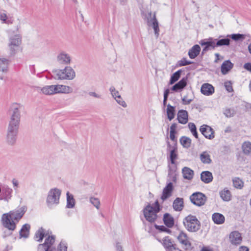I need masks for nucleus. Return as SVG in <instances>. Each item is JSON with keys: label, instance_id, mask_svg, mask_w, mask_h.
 <instances>
[{"label": "nucleus", "instance_id": "nucleus-1", "mask_svg": "<svg viewBox=\"0 0 251 251\" xmlns=\"http://www.w3.org/2000/svg\"><path fill=\"white\" fill-rule=\"evenodd\" d=\"M24 213V210L20 208L2 214L1 216L2 224L8 230L4 231V237L12 234V232L16 228V224L22 218Z\"/></svg>", "mask_w": 251, "mask_h": 251}, {"label": "nucleus", "instance_id": "nucleus-2", "mask_svg": "<svg viewBox=\"0 0 251 251\" xmlns=\"http://www.w3.org/2000/svg\"><path fill=\"white\" fill-rule=\"evenodd\" d=\"M55 242L54 236H49L45 239L43 244H39L38 246L37 251H67V244L64 242H61L56 250L53 247Z\"/></svg>", "mask_w": 251, "mask_h": 251}, {"label": "nucleus", "instance_id": "nucleus-3", "mask_svg": "<svg viewBox=\"0 0 251 251\" xmlns=\"http://www.w3.org/2000/svg\"><path fill=\"white\" fill-rule=\"evenodd\" d=\"M61 190L57 188H53L49 190L46 198V204L50 208L57 206L60 202Z\"/></svg>", "mask_w": 251, "mask_h": 251}, {"label": "nucleus", "instance_id": "nucleus-4", "mask_svg": "<svg viewBox=\"0 0 251 251\" xmlns=\"http://www.w3.org/2000/svg\"><path fill=\"white\" fill-rule=\"evenodd\" d=\"M19 126L20 125L8 123L6 130V142L9 145L13 146L15 144Z\"/></svg>", "mask_w": 251, "mask_h": 251}, {"label": "nucleus", "instance_id": "nucleus-5", "mask_svg": "<svg viewBox=\"0 0 251 251\" xmlns=\"http://www.w3.org/2000/svg\"><path fill=\"white\" fill-rule=\"evenodd\" d=\"M54 77L59 80H72L75 77L74 70L70 66H66L63 69L53 71Z\"/></svg>", "mask_w": 251, "mask_h": 251}, {"label": "nucleus", "instance_id": "nucleus-6", "mask_svg": "<svg viewBox=\"0 0 251 251\" xmlns=\"http://www.w3.org/2000/svg\"><path fill=\"white\" fill-rule=\"evenodd\" d=\"M142 17L147 23L149 26H151L153 29L154 34L157 38L159 34V28L158 21L156 18V13H152L151 11L148 12H143Z\"/></svg>", "mask_w": 251, "mask_h": 251}, {"label": "nucleus", "instance_id": "nucleus-7", "mask_svg": "<svg viewBox=\"0 0 251 251\" xmlns=\"http://www.w3.org/2000/svg\"><path fill=\"white\" fill-rule=\"evenodd\" d=\"M22 105L18 103H12L9 108L8 113L10 115L9 123L20 125L21 119V112L20 110Z\"/></svg>", "mask_w": 251, "mask_h": 251}, {"label": "nucleus", "instance_id": "nucleus-8", "mask_svg": "<svg viewBox=\"0 0 251 251\" xmlns=\"http://www.w3.org/2000/svg\"><path fill=\"white\" fill-rule=\"evenodd\" d=\"M159 210V205L157 201L152 205L148 204L144 209V215L146 219L151 223L154 222L157 218V213Z\"/></svg>", "mask_w": 251, "mask_h": 251}, {"label": "nucleus", "instance_id": "nucleus-9", "mask_svg": "<svg viewBox=\"0 0 251 251\" xmlns=\"http://www.w3.org/2000/svg\"><path fill=\"white\" fill-rule=\"evenodd\" d=\"M183 223L185 228L190 232H197L201 228V223L195 216H187L183 220Z\"/></svg>", "mask_w": 251, "mask_h": 251}, {"label": "nucleus", "instance_id": "nucleus-10", "mask_svg": "<svg viewBox=\"0 0 251 251\" xmlns=\"http://www.w3.org/2000/svg\"><path fill=\"white\" fill-rule=\"evenodd\" d=\"M190 199L194 204L201 206L205 204L206 197L201 193L196 192L190 196Z\"/></svg>", "mask_w": 251, "mask_h": 251}, {"label": "nucleus", "instance_id": "nucleus-11", "mask_svg": "<svg viewBox=\"0 0 251 251\" xmlns=\"http://www.w3.org/2000/svg\"><path fill=\"white\" fill-rule=\"evenodd\" d=\"M158 241L162 243L167 251L178 250L176 248V245L174 243L173 241L168 236L165 237L162 240H158Z\"/></svg>", "mask_w": 251, "mask_h": 251}, {"label": "nucleus", "instance_id": "nucleus-12", "mask_svg": "<svg viewBox=\"0 0 251 251\" xmlns=\"http://www.w3.org/2000/svg\"><path fill=\"white\" fill-rule=\"evenodd\" d=\"M200 130L206 138L211 140L214 138V131L210 126L203 125L201 126Z\"/></svg>", "mask_w": 251, "mask_h": 251}, {"label": "nucleus", "instance_id": "nucleus-13", "mask_svg": "<svg viewBox=\"0 0 251 251\" xmlns=\"http://www.w3.org/2000/svg\"><path fill=\"white\" fill-rule=\"evenodd\" d=\"M230 243L235 246L240 245L242 241V237L241 233L238 231L231 232L229 236Z\"/></svg>", "mask_w": 251, "mask_h": 251}, {"label": "nucleus", "instance_id": "nucleus-14", "mask_svg": "<svg viewBox=\"0 0 251 251\" xmlns=\"http://www.w3.org/2000/svg\"><path fill=\"white\" fill-rule=\"evenodd\" d=\"M57 62L62 65H69L71 61V57L69 54L65 51L60 52L57 56Z\"/></svg>", "mask_w": 251, "mask_h": 251}, {"label": "nucleus", "instance_id": "nucleus-15", "mask_svg": "<svg viewBox=\"0 0 251 251\" xmlns=\"http://www.w3.org/2000/svg\"><path fill=\"white\" fill-rule=\"evenodd\" d=\"M55 94L72 93L73 89L69 86L63 84L54 85Z\"/></svg>", "mask_w": 251, "mask_h": 251}, {"label": "nucleus", "instance_id": "nucleus-16", "mask_svg": "<svg viewBox=\"0 0 251 251\" xmlns=\"http://www.w3.org/2000/svg\"><path fill=\"white\" fill-rule=\"evenodd\" d=\"M177 239L179 242L184 246V249L188 250L190 249L191 244L188 240V236L186 233L181 232L177 237Z\"/></svg>", "mask_w": 251, "mask_h": 251}, {"label": "nucleus", "instance_id": "nucleus-17", "mask_svg": "<svg viewBox=\"0 0 251 251\" xmlns=\"http://www.w3.org/2000/svg\"><path fill=\"white\" fill-rule=\"evenodd\" d=\"M168 150L170 153V159L172 164H175V161L177 159V149L176 145L171 146L170 143L168 142Z\"/></svg>", "mask_w": 251, "mask_h": 251}, {"label": "nucleus", "instance_id": "nucleus-18", "mask_svg": "<svg viewBox=\"0 0 251 251\" xmlns=\"http://www.w3.org/2000/svg\"><path fill=\"white\" fill-rule=\"evenodd\" d=\"M22 42V36L20 34H16L9 38V43L8 46L11 50H13L15 47H19Z\"/></svg>", "mask_w": 251, "mask_h": 251}, {"label": "nucleus", "instance_id": "nucleus-19", "mask_svg": "<svg viewBox=\"0 0 251 251\" xmlns=\"http://www.w3.org/2000/svg\"><path fill=\"white\" fill-rule=\"evenodd\" d=\"M200 43L202 46H204L202 51V53L209 50L214 49L216 47L215 41L212 39H209V41L201 40Z\"/></svg>", "mask_w": 251, "mask_h": 251}, {"label": "nucleus", "instance_id": "nucleus-20", "mask_svg": "<svg viewBox=\"0 0 251 251\" xmlns=\"http://www.w3.org/2000/svg\"><path fill=\"white\" fill-rule=\"evenodd\" d=\"M13 190L7 186H4L2 189V193L0 196V200L8 201L12 197Z\"/></svg>", "mask_w": 251, "mask_h": 251}, {"label": "nucleus", "instance_id": "nucleus-21", "mask_svg": "<svg viewBox=\"0 0 251 251\" xmlns=\"http://www.w3.org/2000/svg\"><path fill=\"white\" fill-rule=\"evenodd\" d=\"M173 189V183L172 182L169 183L163 190L161 199L163 201H164L168 198H170L172 195Z\"/></svg>", "mask_w": 251, "mask_h": 251}, {"label": "nucleus", "instance_id": "nucleus-22", "mask_svg": "<svg viewBox=\"0 0 251 251\" xmlns=\"http://www.w3.org/2000/svg\"><path fill=\"white\" fill-rule=\"evenodd\" d=\"M215 91L214 87L210 84L205 83L202 85L201 88V93L205 96H211Z\"/></svg>", "mask_w": 251, "mask_h": 251}, {"label": "nucleus", "instance_id": "nucleus-23", "mask_svg": "<svg viewBox=\"0 0 251 251\" xmlns=\"http://www.w3.org/2000/svg\"><path fill=\"white\" fill-rule=\"evenodd\" d=\"M37 90L45 95H53L55 94L54 85H46L43 87H38Z\"/></svg>", "mask_w": 251, "mask_h": 251}, {"label": "nucleus", "instance_id": "nucleus-24", "mask_svg": "<svg viewBox=\"0 0 251 251\" xmlns=\"http://www.w3.org/2000/svg\"><path fill=\"white\" fill-rule=\"evenodd\" d=\"M177 120L181 124H185L188 121V112L185 110H180L177 113Z\"/></svg>", "mask_w": 251, "mask_h": 251}, {"label": "nucleus", "instance_id": "nucleus-25", "mask_svg": "<svg viewBox=\"0 0 251 251\" xmlns=\"http://www.w3.org/2000/svg\"><path fill=\"white\" fill-rule=\"evenodd\" d=\"M233 67V64L229 60L225 61L221 66V72L223 75H226Z\"/></svg>", "mask_w": 251, "mask_h": 251}, {"label": "nucleus", "instance_id": "nucleus-26", "mask_svg": "<svg viewBox=\"0 0 251 251\" xmlns=\"http://www.w3.org/2000/svg\"><path fill=\"white\" fill-rule=\"evenodd\" d=\"M219 194L221 198L225 201H229L231 199V192L226 188L220 191Z\"/></svg>", "mask_w": 251, "mask_h": 251}, {"label": "nucleus", "instance_id": "nucleus-27", "mask_svg": "<svg viewBox=\"0 0 251 251\" xmlns=\"http://www.w3.org/2000/svg\"><path fill=\"white\" fill-rule=\"evenodd\" d=\"M201 178L202 181L205 183H209L213 180V176L209 171H203L201 173Z\"/></svg>", "mask_w": 251, "mask_h": 251}, {"label": "nucleus", "instance_id": "nucleus-28", "mask_svg": "<svg viewBox=\"0 0 251 251\" xmlns=\"http://www.w3.org/2000/svg\"><path fill=\"white\" fill-rule=\"evenodd\" d=\"M183 200L182 198H177L174 201L173 207L175 211H181L183 208Z\"/></svg>", "mask_w": 251, "mask_h": 251}, {"label": "nucleus", "instance_id": "nucleus-29", "mask_svg": "<svg viewBox=\"0 0 251 251\" xmlns=\"http://www.w3.org/2000/svg\"><path fill=\"white\" fill-rule=\"evenodd\" d=\"M212 219L214 223L217 225L222 224L225 220L224 215L219 213H214L212 216Z\"/></svg>", "mask_w": 251, "mask_h": 251}, {"label": "nucleus", "instance_id": "nucleus-30", "mask_svg": "<svg viewBox=\"0 0 251 251\" xmlns=\"http://www.w3.org/2000/svg\"><path fill=\"white\" fill-rule=\"evenodd\" d=\"M201 51V48L198 45L194 46L189 51L188 55L190 58H196Z\"/></svg>", "mask_w": 251, "mask_h": 251}, {"label": "nucleus", "instance_id": "nucleus-31", "mask_svg": "<svg viewBox=\"0 0 251 251\" xmlns=\"http://www.w3.org/2000/svg\"><path fill=\"white\" fill-rule=\"evenodd\" d=\"M163 221L165 225L168 227H172L174 225V218L168 213L164 215Z\"/></svg>", "mask_w": 251, "mask_h": 251}, {"label": "nucleus", "instance_id": "nucleus-32", "mask_svg": "<svg viewBox=\"0 0 251 251\" xmlns=\"http://www.w3.org/2000/svg\"><path fill=\"white\" fill-rule=\"evenodd\" d=\"M186 78H183L174 85L172 88V90L176 92L181 90L186 86Z\"/></svg>", "mask_w": 251, "mask_h": 251}, {"label": "nucleus", "instance_id": "nucleus-33", "mask_svg": "<svg viewBox=\"0 0 251 251\" xmlns=\"http://www.w3.org/2000/svg\"><path fill=\"white\" fill-rule=\"evenodd\" d=\"M10 61L6 58H0V71L6 72L8 70Z\"/></svg>", "mask_w": 251, "mask_h": 251}, {"label": "nucleus", "instance_id": "nucleus-34", "mask_svg": "<svg viewBox=\"0 0 251 251\" xmlns=\"http://www.w3.org/2000/svg\"><path fill=\"white\" fill-rule=\"evenodd\" d=\"M242 150L246 155H251V142L245 141L242 145Z\"/></svg>", "mask_w": 251, "mask_h": 251}, {"label": "nucleus", "instance_id": "nucleus-35", "mask_svg": "<svg viewBox=\"0 0 251 251\" xmlns=\"http://www.w3.org/2000/svg\"><path fill=\"white\" fill-rule=\"evenodd\" d=\"M182 174L183 177L185 179L191 180L193 178L194 176V171L188 167H184L183 168Z\"/></svg>", "mask_w": 251, "mask_h": 251}, {"label": "nucleus", "instance_id": "nucleus-36", "mask_svg": "<svg viewBox=\"0 0 251 251\" xmlns=\"http://www.w3.org/2000/svg\"><path fill=\"white\" fill-rule=\"evenodd\" d=\"M67 204L66 207L68 208H73L75 205V200L72 194H70L69 192H67Z\"/></svg>", "mask_w": 251, "mask_h": 251}, {"label": "nucleus", "instance_id": "nucleus-37", "mask_svg": "<svg viewBox=\"0 0 251 251\" xmlns=\"http://www.w3.org/2000/svg\"><path fill=\"white\" fill-rule=\"evenodd\" d=\"M201 161L204 164H210L211 162V159L209 153L205 151H203L200 155Z\"/></svg>", "mask_w": 251, "mask_h": 251}, {"label": "nucleus", "instance_id": "nucleus-38", "mask_svg": "<svg viewBox=\"0 0 251 251\" xmlns=\"http://www.w3.org/2000/svg\"><path fill=\"white\" fill-rule=\"evenodd\" d=\"M167 115L168 119L171 121L175 118V107L171 105L170 104L167 105Z\"/></svg>", "mask_w": 251, "mask_h": 251}, {"label": "nucleus", "instance_id": "nucleus-39", "mask_svg": "<svg viewBox=\"0 0 251 251\" xmlns=\"http://www.w3.org/2000/svg\"><path fill=\"white\" fill-rule=\"evenodd\" d=\"M30 228V226L29 224H25L20 231L21 237L27 238L29 235Z\"/></svg>", "mask_w": 251, "mask_h": 251}, {"label": "nucleus", "instance_id": "nucleus-40", "mask_svg": "<svg viewBox=\"0 0 251 251\" xmlns=\"http://www.w3.org/2000/svg\"><path fill=\"white\" fill-rule=\"evenodd\" d=\"M191 139L186 136H182L180 139L181 145L185 148L188 149L191 145Z\"/></svg>", "mask_w": 251, "mask_h": 251}, {"label": "nucleus", "instance_id": "nucleus-41", "mask_svg": "<svg viewBox=\"0 0 251 251\" xmlns=\"http://www.w3.org/2000/svg\"><path fill=\"white\" fill-rule=\"evenodd\" d=\"M46 236L44 229L41 227L36 232L34 238L37 241L41 242Z\"/></svg>", "mask_w": 251, "mask_h": 251}, {"label": "nucleus", "instance_id": "nucleus-42", "mask_svg": "<svg viewBox=\"0 0 251 251\" xmlns=\"http://www.w3.org/2000/svg\"><path fill=\"white\" fill-rule=\"evenodd\" d=\"M215 41L216 47H221L223 46H228L230 44V39L228 38L222 39L220 40H214Z\"/></svg>", "mask_w": 251, "mask_h": 251}, {"label": "nucleus", "instance_id": "nucleus-43", "mask_svg": "<svg viewBox=\"0 0 251 251\" xmlns=\"http://www.w3.org/2000/svg\"><path fill=\"white\" fill-rule=\"evenodd\" d=\"M234 187L237 189H241L244 186V182L239 177H235L232 180Z\"/></svg>", "mask_w": 251, "mask_h": 251}, {"label": "nucleus", "instance_id": "nucleus-44", "mask_svg": "<svg viewBox=\"0 0 251 251\" xmlns=\"http://www.w3.org/2000/svg\"><path fill=\"white\" fill-rule=\"evenodd\" d=\"M181 73V70H179L175 72L174 74H173L171 77L170 84H173L176 81H177L180 76Z\"/></svg>", "mask_w": 251, "mask_h": 251}, {"label": "nucleus", "instance_id": "nucleus-45", "mask_svg": "<svg viewBox=\"0 0 251 251\" xmlns=\"http://www.w3.org/2000/svg\"><path fill=\"white\" fill-rule=\"evenodd\" d=\"M90 202L93 204L97 209L100 208V200L94 197H91L89 198Z\"/></svg>", "mask_w": 251, "mask_h": 251}, {"label": "nucleus", "instance_id": "nucleus-46", "mask_svg": "<svg viewBox=\"0 0 251 251\" xmlns=\"http://www.w3.org/2000/svg\"><path fill=\"white\" fill-rule=\"evenodd\" d=\"M188 127L190 129L191 132L193 136L197 139L198 138V134L197 131V128L195 125L193 123H189L188 124Z\"/></svg>", "mask_w": 251, "mask_h": 251}, {"label": "nucleus", "instance_id": "nucleus-47", "mask_svg": "<svg viewBox=\"0 0 251 251\" xmlns=\"http://www.w3.org/2000/svg\"><path fill=\"white\" fill-rule=\"evenodd\" d=\"M227 37L231 38L233 40L235 41H242L245 39V35L241 34H233L231 35H228Z\"/></svg>", "mask_w": 251, "mask_h": 251}, {"label": "nucleus", "instance_id": "nucleus-48", "mask_svg": "<svg viewBox=\"0 0 251 251\" xmlns=\"http://www.w3.org/2000/svg\"><path fill=\"white\" fill-rule=\"evenodd\" d=\"M235 114L233 109L226 108L224 111V114L227 118L233 117Z\"/></svg>", "mask_w": 251, "mask_h": 251}, {"label": "nucleus", "instance_id": "nucleus-49", "mask_svg": "<svg viewBox=\"0 0 251 251\" xmlns=\"http://www.w3.org/2000/svg\"><path fill=\"white\" fill-rule=\"evenodd\" d=\"M109 91L114 99L120 96L119 92L116 90L115 88L113 86H111L109 88Z\"/></svg>", "mask_w": 251, "mask_h": 251}, {"label": "nucleus", "instance_id": "nucleus-50", "mask_svg": "<svg viewBox=\"0 0 251 251\" xmlns=\"http://www.w3.org/2000/svg\"><path fill=\"white\" fill-rule=\"evenodd\" d=\"M192 62L188 60L186 58H183L178 62V65L179 66H184L187 65L191 64Z\"/></svg>", "mask_w": 251, "mask_h": 251}, {"label": "nucleus", "instance_id": "nucleus-51", "mask_svg": "<svg viewBox=\"0 0 251 251\" xmlns=\"http://www.w3.org/2000/svg\"><path fill=\"white\" fill-rule=\"evenodd\" d=\"M115 100L119 104L122 106L123 107H126L127 106L126 102L123 100L121 96L118 97L115 99Z\"/></svg>", "mask_w": 251, "mask_h": 251}, {"label": "nucleus", "instance_id": "nucleus-52", "mask_svg": "<svg viewBox=\"0 0 251 251\" xmlns=\"http://www.w3.org/2000/svg\"><path fill=\"white\" fill-rule=\"evenodd\" d=\"M7 15L5 13H1L0 14V20L3 23L6 24H10L11 23L9 21H7Z\"/></svg>", "mask_w": 251, "mask_h": 251}, {"label": "nucleus", "instance_id": "nucleus-53", "mask_svg": "<svg viewBox=\"0 0 251 251\" xmlns=\"http://www.w3.org/2000/svg\"><path fill=\"white\" fill-rule=\"evenodd\" d=\"M156 228L161 231H164L168 233H171V230L163 226H155Z\"/></svg>", "mask_w": 251, "mask_h": 251}, {"label": "nucleus", "instance_id": "nucleus-54", "mask_svg": "<svg viewBox=\"0 0 251 251\" xmlns=\"http://www.w3.org/2000/svg\"><path fill=\"white\" fill-rule=\"evenodd\" d=\"M170 93L169 89H167L165 90L164 92V100H163V105L165 106L166 105L167 100L169 94Z\"/></svg>", "mask_w": 251, "mask_h": 251}, {"label": "nucleus", "instance_id": "nucleus-55", "mask_svg": "<svg viewBox=\"0 0 251 251\" xmlns=\"http://www.w3.org/2000/svg\"><path fill=\"white\" fill-rule=\"evenodd\" d=\"M225 86L226 90L228 92H232L233 91L232 86V85H231V83H230V82L228 81V82H225Z\"/></svg>", "mask_w": 251, "mask_h": 251}, {"label": "nucleus", "instance_id": "nucleus-56", "mask_svg": "<svg viewBox=\"0 0 251 251\" xmlns=\"http://www.w3.org/2000/svg\"><path fill=\"white\" fill-rule=\"evenodd\" d=\"M12 183L13 185L14 190L16 191L17 189L19 188V183L18 180L16 179H13L12 180Z\"/></svg>", "mask_w": 251, "mask_h": 251}, {"label": "nucleus", "instance_id": "nucleus-57", "mask_svg": "<svg viewBox=\"0 0 251 251\" xmlns=\"http://www.w3.org/2000/svg\"><path fill=\"white\" fill-rule=\"evenodd\" d=\"M182 100L183 104L186 105L190 104L192 100L191 99H188L187 97L185 96L182 99Z\"/></svg>", "mask_w": 251, "mask_h": 251}, {"label": "nucleus", "instance_id": "nucleus-58", "mask_svg": "<svg viewBox=\"0 0 251 251\" xmlns=\"http://www.w3.org/2000/svg\"><path fill=\"white\" fill-rule=\"evenodd\" d=\"M89 95L90 96L93 97L94 98H98V99L101 98V95L98 94L94 92H90L89 93Z\"/></svg>", "mask_w": 251, "mask_h": 251}, {"label": "nucleus", "instance_id": "nucleus-59", "mask_svg": "<svg viewBox=\"0 0 251 251\" xmlns=\"http://www.w3.org/2000/svg\"><path fill=\"white\" fill-rule=\"evenodd\" d=\"M244 68L251 73V63H246L244 65Z\"/></svg>", "mask_w": 251, "mask_h": 251}, {"label": "nucleus", "instance_id": "nucleus-60", "mask_svg": "<svg viewBox=\"0 0 251 251\" xmlns=\"http://www.w3.org/2000/svg\"><path fill=\"white\" fill-rule=\"evenodd\" d=\"M177 127V124L176 123H174L172 124L170 127V131H173L176 132V129Z\"/></svg>", "mask_w": 251, "mask_h": 251}, {"label": "nucleus", "instance_id": "nucleus-61", "mask_svg": "<svg viewBox=\"0 0 251 251\" xmlns=\"http://www.w3.org/2000/svg\"><path fill=\"white\" fill-rule=\"evenodd\" d=\"M116 251H124L120 243H117L116 246Z\"/></svg>", "mask_w": 251, "mask_h": 251}, {"label": "nucleus", "instance_id": "nucleus-62", "mask_svg": "<svg viewBox=\"0 0 251 251\" xmlns=\"http://www.w3.org/2000/svg\"><path fill=\"white\" fill-rule=\"evenodd\" d=\"M175 133H176L175 132L170 131V138L171 140H172L173 141H175V139H176Z\"/></svg>", "mask_w": 251, "mask_h": 251}, {"label": "nucleus", "instance_id": "nucleus-63", "mask_svg": "<svg viewBox=\"0 0 251 251\" xmlns=\"http://www.w3.org/2000/svg\"><path fill=\"white\" fill-rule=\"evenodd\" d=\"M201 251H213V249L209 247H203Z\"/></svg>", "mask_w": 251, "mask_h": 251}, {"label": "nucleus", "instance_id": "nucleus-64", "mask_svg": "<svg viewBox=\"0 0 251 251\" xmlns=\"http://www.w3.org/2000/svg\"><path fill=\"white\" fill-rule=\"evenodd\" d=\"M239 251H249V249L246 247L242 246L240 248Z\"/></svg>", "mask_w": 251, "mask_h": 251}]
</instances>
